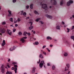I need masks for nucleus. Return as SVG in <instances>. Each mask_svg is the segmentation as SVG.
<instances>
[{
    "label": "nucleus",
    "instance_id": "obj_20",
    "mask_svg": "<svg viewBox=\"0 0 74 74\" xmlns=\"http://www.w3.org/2000/svg\"><path fill=\"white\" fill-rule=\"evenodd\" d=\"M39 44V43L38 41L35 42V45H38Z\"/></svg>",
    "mask_w": 74,
    "mask_h": 74
},
{
    "label": "nucleus",
    "instance_id": "obj_46",
    "mask_svg": "<svg viewBox=\"0 0 74 74\" xmlns=\"http://www.w3.org/2000/svg\"><path fill=\"white\" fill-rule=\"evenodd\" d=\"M66 43L68 45H69V44H70V43H69V42H66Z\"/></svg>",
    "mask_w": 74,
    "mask_h": 74
},
{
    "label": "nucleus",
    "instance_id": "obj_45",
    "mask_svg": "<svg viewBox=\"0 0 74 74\" xmlns=\"http://www.w3.org/2000/svg\"><path fill=\"white\" fill-rule=\"evenodd\" d=\"M40 61H41V60L39 59V62H38H38H37V63H38V64H39V63H40Z\"/></svg>",
    "mask_w": 74,
    "mask_h": 74
},
{
    "label": "nucleus",
    "instance_id": "obj_40",
    "mask_svg": "<svg viewBox=\"0 0 74 74\" xmlns=\"http://www.w3.org/2000/svg\"><path fill=\"white\" fill-rule=\"evenodd\" d=\"M3 44H5V40H3Z\"/></svg>",
    "mask_w": 74,
    "mask_h": 74
},
{
    "label": "nucleus",
    "instance_id": "obj_41",
    "mask_svg": "<svg viewBox=\"0 0 74 74\" xmlns=\"http://www.w3.org/2000/svg\"><path fill=\"white\" fill-rule=\"evenodd\" d=\"M46 49H47V51H48V52H51V51H50L49 50V49H48V48H47Z\"/></svg>",
    "mask_w": 74,
    "mask_h": 74
},
{
    "label": "nucleus",
    "instance_id": "obj_4",
    "mask_svg": "<svg viewBox=\"0 0 74 74\" xmlns=\"http://www.w3.org/2000/svg\"><path fill=\"white\" fill-rule=\"evenodd\" d=\"M7 33H8V34L9 35H10V36H11L12 32H11V30H7Z\"/></svg>",
    "mask_w": 74,
    "mask_h": 74
},
{
    "label": "nucleus",
    "instance_id": "obj_28",
    "mask_svg": "<svg viewBox=\"0 0 74 74\" xmlns=\"http://www.w3.org/2000/svg\"><path fill=\"white\" fill-rule=\"evenodd\" d=\"M23 15L24 16H26V12H24L23 13Z\"/></svg>",
    "mask_w": 74,
    "mask_h": 74
},
{
    "label": "nucleus",
    "instance_id": "obj_12",
    "mask_svg": "<svg viewBox=\"0 0 74 74\" xmlns=\"http://www.w3.org/2000/svg\"><path fill=\"white\" fill-rule=\"evenodd\" d=\"M27 34V32H24L23 36H26V34Z\"/></svg>",
    "mask_w": 74,
    "mask_h": 74
},
{
    "label": "nucleus",
    "instance_id": "obj_7",
    "mask_svg": "<svg viewBox=\"0 0 74 74\" xmlns=\"http://www.w3.org/2000/svg\"><path fill=\"white\" fill-rule=\"evenodd\" d=\"M39 58H41V59H44V57L43 56H42V54H40L39 56Z\"/></svg>",
    "mask_w": 74,
    "mask_h": 74
},
{
    "label": "nucleus",
    "instance_id": "obj_31",
    "mask_svg": "<svg viewBox=\"0 0 74 74\" xmlns=\"http://www.w3.org/2000/svg\"><path fill=\"white\" fill-rule=\"evenodd\" d=\"M22 34V32H18V34L20 36H21V34Z\"/></svg>",
    "mask_w": 74,
    "mask_h": 74
},
{
    "label": "nucleus",
    "instance_id": "obj_15",
    "mask_svg": "<svg viewBox=\"0 0 74 74\" xmlns=\"http://www.w3.org/2000/svg\"><path fill=\"white\" fill-rule=\"evenodd\" d=\"M71 4L69 2V1H68L67 3V6H70V5Z\"/></svg>",
    "mask_w": 74,
    "mask_h": 74
},
{
    "label": "nucleus",
    "instance_id": "obj_43",
    "mask_svg": "<svg viewBox=\"0 0 74 74\" xmlns=\"http://www.w3.org/2000/svg\"><path fill=\"white\" fill-rule=\"evenodd\" d=\"M22 38L23 39V38H24V39H26V38H27V37L25 36V37H23Z\"/></svg>",
    "mask_w": 74,
    "mask_h": 74
},
{
    "label": "nucleus",
    "instance_id": "obj_56",
    "mask_svg": "<svg viewBox=\"0 0 74 74\" xmlns=\"http://www.w3.org/2000/svg\"><path fill=\"white\" fill-rule=\"evenodd\" d=\"M14 67H12L11 69V70H14Z\"/></svg>",
    "mask_w": 74,
    "mask_h": 74
},
{
    "label": "nucleus",
    "instance_id": "obj_3",
    "mask_svg": "<svg viewBox=\"0 0 74 74\" xmlns=\"http://www.w3.org/2000/svg\"><path fill=\"white\" fill-rule=\"evenodd\" d=\"M8 12L9 13V14H8V16H12V14H11V13L12 12H11V11L10 10H8Z\"/></svg>",
    "mask_w": 74,
    "mask_h": 74
},
{
    "label": "nucleus",
    "instance_id": "obj_16",
    "mask_svg": "<svg viewBox=\"0 0 74 74\" xmlns=\"http://www.w3.org/2000/svg\"><path fill=\"white\" fill-rule=\"evenodd\" d=\"M65 57H66L68 56V54L67 53H65L64 55Z\"/></svg>",
    "mask_w": 74,
    "mask_h": 74
},
{
    "label": "nucleus",
    "instance_id": "obj_21",
    "mask_svg": "<svg viewBox=\"0 0 74 74\" xmlns=\"http://www.w3.org/2000/svg\"><path fill=\"white\" fill-rule=\"evenodd\" d=\"M55 69V66H53L52 67V69L53 70Z\"/></svg>",
    "mask_w": 74,
    "mask_h": 74
},
{
    "label": "nucleus",
    "instance_id": "obj_42",
    "mask_svg": "<svg viewBox=\"0 0 74 74\" xmlns=\"http://www.w3.org/2000/svg\"><path fill=\"white\" fill-rule=\"evenodd\" d=\"M16 1V0H13V3H15Z\"/></svg>",
    "mask_w": 74,
    "mask_h": 74
},
{
    "label": "nucleus",
    "instance_id": "obj_27",
    "mask_svg": "<svg viewBox=\"0 0 74 74\" xmlns=\"http://www.w3.org/2000/svg\"><path fill=\"white\" fill-rule=\"evenodd\" d=\"M14 23H16L17 22V20H16L15 19H14Z\"/></svg>",
    "mask_w": 74,
    "mask_h": 74
},
{
    "label": "nucleus",
    "instance_id": "obj_36",
    "mask_svg": "<svg viewBox=\"0 0 74 74\" xmlns=\"http://www.w3.org/2000/svg\"><path fill=\"white\" fill-rule=\"evenodd\" d=\"M13 32H15V31H16V29L15 28L13 29Z\"/></svg>",
    "mask_w": 74,
    "mask_h": 74
},
{
    "label": "nucleus",
    "instance_id": "obj_24",
    "mask_svg": "<svg viewBox=\"0 0 74 74\" xmlns=\"http://www.w3.org/2000/svg\"><path fill=\"white\" fill-rule=\"evenodd\" d=\"M30 8L31 9H33V4H32L30 5Z\"/></svg>",
    "mask_w": 74,
    "mask_h": 74
},
{
    "label": "nucleus",
    "instance_id": "obj_10",
    "mask_svg": "<svg viewBox=\"0 0 74 74\" xmlns=\"http://www.w3.org/2000/svg\"><path fill=\"white\" fill-rule=\"evenodd\" d=\"M15 50V47H14L10 49V51H12Z\"/></svg>",
    "mask_w": 74,
    "mask_h": 74
},
{
    "label": "nucleus",
    "instance_id": "obj_34",
    "mask_svg": "<svg viewBox=\"0 0 74 74\" xmlns=\"http://www.w3.org/2000/svg\"><path fill=\"white\" fill-rule=\"evenodd\" d=\"M17 21L18 22H20V21H21V20L20 19V18H18Z\"/></svg>",
    "mask_w": 74,
    "mask_h": 74
},
{
    "label": "nucleus",
    "instance_id": "obj_50",
    "mask_svg": "<svg viewBox=\"0 0 74 74\" xmlns=\"http://www.w3.org/2000/svg\"><path fill=\"white\" fill-rule=\"evenodd\" d=\"M27 34L28 35V36H30V33H28L27 32Z\"/></svg>",
    "mask_w": 74,
    "mask_h": 74
},
{
    "label": "nucleus",
    "instance_id": "obj_14",
    "mask_svg": "<svg viewBox=\"0 0 74 74\" xmlns=\"http://www.w3.org/2000/svg\"><path fill=\"white\" fill-rule=\"evenodd\" d=\"M33 26H30L29 27V30H32V29H33Z\"/></svg>",
    "mask_w": 74,
    "mask_h": 74
},
{
    "label": "nucleus",
    "instance_id": "obj_47",
    "mask_svg": "<svg viewBox=\"0 0 74 74\" xmlns=\"http://www.w3.org/2000/svg\"><path fill=\"white\" fill-rule=\"evenodd\" d=\"M45 47H46V46L45 45H44V46L43 47H42V49H44V48H45Z\"/></svg>",
    "mask_w": 74,
    "mask_h": 74
},
{
    "label": "nucleus",
    "instance_id": "obj_29",
    "mask_svg": "<svg viewBox=\"0 0 74 74\" xmlns=\"http://www.w3.org/2000/svg\"><path fill=\"white\" fill-rule=\"evenodd\" d=\"M71 39H73V41H74V36H71Z\"/></svg>",
    "mask_w": 74,
    "mask_h": 74
},
{
    "label": "nucleus",
    "instance_id": "obj_62",
    "mask_svg": "<svg viewBox=\"0 0 74 74\" xmlns=\"http://www.w3.org/2000/svg\"><path fill=\"white\" fill-rule=\"evenodd\" d=\"M57 40H57V39H55L54 41H55V42H56V41H57Z\"/></svg>",
    "mask_w": 74,
    "mask_h": 74
},
{
    "label": "nucleus",
    "instance_id": "obj_54",
    "mask_svg": "<svg viewBox=\"0 0 74 74\" xmlns=\"http://www.w3.org/2000/svg\"><path fill=\"white\" fill-rule=\"evenodd\" d=\"M4 45H5V44H3L2 43V47H4Z\"/></svg>",
    "mask_w": 74,
    "mask_h": 74
},
{
    "label": "nucleus",
    "instance_id": "obj_63",
    "mask_svg": "<svg viewBox=\"0 0 74 74\" xmlns=\"http://www.w3.org/2000/svg\"><path fill=\"white\" fill-rule=\"evenodd\" d=\"M33 33L34 34H36V32L35 31H34L33 32Z\"/></svg>",
    "mask_w": 74,
    "mask_h": 74
},
{
    "label": "nucleus",
    "instance_id": "obj_26",
    "mask_svg": "<svg viewBox=\"0 0 74 74\" xmlns=\"http://www.w3.org/2000/svg\"><path fill=\"white\" fill-rule=\"evenodd\" d=\"M56 1H55V0H54V3H53V4L54 5H56L57 4Z\"/></svg>",
    "mask_w": 74,
    "mask_h": 74
},
{
    "label": "nucleus",
    "instance_id": "obj_13",
    "mask_svg": "<svg viewBox=\"0 0 74 74\" xmlns=\"http://www.w3.org/2000/svg\"><path fill=\"white\" fill-rule=\"evenodd\" d=\"M34 12L35 14H37L38 15H39V13H38V12H37L36 10L34 11Z\"/></svg>",
    "mask_w": 74,
    "mask_h": 74
},
{
    "label": "nucleus",
    "instance_id": "obj_49",
    "mask_svg": "<svg viewBox=\"0 0 74 74\" xmlns=\"http://www.w3.org/2000/svg\"><path fill=\"white\" fill-rule=\"evenodd\" d=\"M13 64H16V63L15 62H13L12 63Z\"/></svg>",
    "mask_w": 74,
    "mask_h": 74
},
{
    "label": "nucleus",
    "instance_id": "obj_37",
    "mask_svg": "<svg viewBox=\"0 0 74 74\" xmlns=\"http://www.w3.org/2000/svg\"><path fill=\"white\" fill-rule=\"evenodd\" d=\"M3 66H4V65L3 64L1 66V69H4V67H3Z\"/></svg>",
    "mask_w": 74,
    "mask_h": 74
},
{
    "label": "nucleus",
    "instance_id": "obj_64",
    "mask_svg": "<svg viewBox=\"0 0 74 74\" xmlns=\"http://www.w3.org/2000/svg\"><path fill=\"white\" fill-rule=\"evenodd\" d=\"M47 66H50V65L49 64V63H48L47 64Z\"/></svg>",
    "mask_w": 74,
    "mask_h": 74
},
{
    "label": "nucleus",
    "instance_id": "obj_60",
    "mask_svg": "<svg viewBox=\"0 0 74 74\" xmlns=\"http://www.w3.org/2000/svg\"><path fill=\"white\" fill-rule=\"evenodd\" d=\"M29 17H27L26 18V19H29Z\"/></svg>",
    "mask_w": 74,
    "mask_h": 74
},
{
    "label": "nucleus",
    "instance_id": "obj_11",
    "mask_svg": "<svg viewBox=\"0 0 74 74\" xmlns=\"http://www.w3.org/2000/svg\"><path fill=\"white\" fill-rule=\"evenodd\" d=\"M21 41L22 42H24L25 41V40L23 39V38H21Z\"/></svg>",
    "mask_w": 74,
    "mask_h": 74
},
{
    "label": "nucleus",
    "instance_id": "obj_44",
    "mask_svg": "<svg viewBox=\"0 0 74 74\" xmlns=\"http://www.w3.org/2000/svg\"><path fill=\"white\" fill-rule=\"evenodd\" d=\"M29 7V5H27L26 6V8H27V9H28Z\"/></svg>",
    "mask_w": 74,
    "mask_h": 74
},
{
    "label": "nucleus",
    "instance_id": "obj_6",
    "mask_svg": "<svg viewBox=\"0 0 74 74\" xmlns=\"http://www.w3.org/2000/svg\"><path fill=\"white\" fill-rule=\"evenodd\" d=\"M56 29L58 30H60V27L59 25H57L56 27Z\"/></svg>",
    "mask_w": 74,
    "mask_h": 74
},
{
    "label": "nucleus",
    "instance_id": "obj_18",
    "mask_svg": "<svg viewBox=\"0 0 74 74\" xmlns=\"http://www.w3.org/2000/svg\"><path fill=\"white\" fill-rule=\"evenodd\" d=\"M63 4V2L62 0V1L60 2V5H62Z\"/></svg>",
    "mask_w": 74,
    "mask_h": 74
},
{
    "label": "nucleus",
    "instance_id": "obj_32",
    "mask_svg": "<svg viewBox=\"0 0 74 74\" xmlns=\"http://www.w3.org/2000/svg\"><path fill=\"white\" fill-rule=\"evenodd\" d=\"M67 32L68 33H69V32H70V29H69L68 28H67Z\"/></svg>",
    "mask_w": 74,
    "mask_h": 74
},
{
    "label": "nucleus",
    "instance_id": "obj_9",
    "mask_svg": "<svg viewBox=\"0 0 74 74\" xmlns=\"http://www.w3.org/2000/svg\"><path fill=\"white\" fill-rule=\"evenodd\" d=\"M6 74H12V73L11 71H7V72L6 73Z\"/></svg>",
    "mask_w": 74,
    "mask_h": 74
},
{
    "label": "nucleus",
    "instance_id": "obj_22",
    "mask_svg": "<svg viewBox=\"0 0 74 74\" xmlns=\"http://www.w3.org/2000/svg\"><path fill=\"white\" fill-rule=\"evenodd\" d=\"M66 66L67 67L68 69H69V68L70 67V65L69 64H66Z\"/></svg>",
    "mask_w": 74,
    "mask_h": 74
},
{
    "label": "nucleus",
    "instance_id": "obj_58",
    "mask_svg": "<svg viewBox=\"0 0 74 74\" xmlns=\"http://www.w3.org/2000/svg\"><path fill=\"white\" fill-rule=\"evenodd\" d=\"M14 67H17V65H14Z\"/></svg>",
    "mask_w": 74,
    "mask_h": 74
},
{
    "label": "nucleus",
    "instance_id": "obj_23",
    "mask_svg": "<svg viewBox=\"0 0 74 74\" xmlns=\"http://www.w3.org/2000/svg\"><path fill=\"white\" fill-rule=\"evenodd\" d=\"M69 2L70 3V4H73V1L72 0H69Z\"/></svg>",
    "mask_w": 74,
    "mask_h": 74
},
{
    "label": "nucleus",
    "instance_id": "obj_48",
    "mask_svg": "<svg viewBox=\"0 0 74 74\" xmlns=\"http://www.w3.org/2000/svg\"><path fill=\"white\" fill-rule=\"evenodd\" d=\"M74 29V26H73L72 29H71V30H73Z\"/></svg>",
    "mask_w": 74,
    "mask_h": 74
},
{
    "label": "nucleus",
    "instance_id": "obj_1",
    "mask_svg": "<svg viewBox=\"0 0 74 74\" xmlns=\"http://www.w3.org/2000/svg\"><path fill=\"white\" fill-rule=\"evenodd\" d=\"M43 64H45V62H44V61H42L39 64L40 67H41V68H42V67Z\"/></svg>",
    "mask_w": 74,
    "mask_h": 74
},
{
    "label": "nucleus",
    "instance_id": "obj_59",
    "mask_svg": "<svg viewBox=\"0 0 74 74\" xmlns=\"http://www.w3.org/2000/svg\"><path fill=\"white\" fill-rule=\"evenodd\" d=\"M53 46V45H50V47H52Z\"/></svg>",
    "mask_w": 74,
    "mask_h": 74
},
{
    "label": "nucleus",
    "instance_id": "obj_57",
    "mask_svg": "<svg viewBox=\"0 0 74 74\" xmlns=\"http://www.w3.org/2000/svg\"><path fill=\"white\" fill-rule=\"evenodd\" d=\"M62 23L63 24V25H64L65 24L64 22L63 21H62Z\"/></svg>",
    "mask_w": 74,
    "mask_h": 74
},
{
    "label": "nucleus",
    "instance_id": "obj_39",
    "mask_svg": "<svg viewBox=\"0 0 74 74\" xmlns=\"http://www.w3.org/2000/svg\"><path fill=\"white\" fill-rule=\"evenodd\" d=\"M65 70L64 71H67V70H68V69H67V67H65Z\"/></svg>",
    "mask_w": 74,
    "mask_h": 74
},
{
    "label": "nucleus",
    "instance_id": "obj_17",
    "mask_svg": "<svg viewBox=\"0 0 74 74\" xmlns=\"http://www.w3.org/2000/svg\"><path fill=\"white\" fill-rule=\"evenodd\" d=\"M47 40H49V39H50V40H52V38L49 36H47Z\"/></svg>",
    "mask_w": 74,
    "mask_h": 74
},
{
    "label": "nucleus",
    "instance_id": "obj_30",
    "mask_svg": "<svg viewBox=\"0 0 74 74\" xmlns=\"http://www.w3.org/2000/svg\"><path fill=\"white\" fill-rule=\"evenodd\" d=\"M12 19H13V18H11L10 19V20L12 22H13V21H12Z\"/></svg>",
    "mask_w": 74,
    "mask_h": 74
},
{
    "label": "nucleus",
    "instance_id": "obj_2",
    "mask_svg": "<svg viewBox=\"0 0 74 74\" xmlns=\"http://www.w3.org/2000/svg\"><path fill=\"white\" fill-rule=\"evenodd\" d=\"M42 8L43 9L47 10V4H43L42 5Z\"/></svg>",
    "mask_w": 74,
    "mask_h": 74
},
{
    "label": "nucleus",
    "instance_id": "obj_53",
    "mask_svg": "<svg viewBox=\"0 0 74 74\" xmlns=\"http://www.w3.org/2000/svg\"><path fill=\"white\" fill-rule=\"evenodd\" d=\"M2 31H5V29H2Z\"/></svg>",
    "mask_w": 74,
    "mask_h": 74
},
{
    "label": "nucleus",
    "instance_id": "obj_8",
    "mask_svg": "<svg viewBox=\"0 0 74 74\" xmlns=\"http://www.w3.org/2000/svg\"><path fill=\"white\" fill-rule=\"evenodd\" d=\"M36 69V68L34 67L33 68V69H32V73H34V72H35V70Z\"/></svg>",
    "mask_w": 74,
    "mask_h": 74
},
{
    "label": "nucleus",
    "instance_id": "obj_5",
    "mask_svg": "<svg viewBox=\"0 0 74 74\" xmlns=\"http://www.w3.org/2000/svg\"><path fill=\"white\" fill-rule=\"evenodd\" d=\"M45 16H46V17L48 18H49V19H52V16L49 15L48 14H46Z\"/></svg>",
    "mask_w": 74,
    "mask_h": 74
},
{
    "label": "nucleus",
    "instance_id": "obj_33",
    "mask_svg": "<svg viewBox=\"0 0 74 74\" xmlns=\"http://www.w3.org/2000/svg\"><path fill=\"white\" fill-rule=\"evenodd\" d=\"M5 24H6V23L5 22H3V23H2V25H5Z\"/></svg>",
    "mask_w": 74,
    "mask_h": 74
},
{
    "label": "nucleus",
    "instance_id": "obj_52",
    "mask_svg": "<svg viewBox=\"0 0 74 74\" xmlns=\"http://www.w3.org/2000/svg\"><path fill=\"white\" fill-rule=\"evenodd\" d=\"M15 70H14V71H16V70H17V68H15Z\"/></svg>",
    "mask_w": 74,
    "mask_h": 74
},
{
    "label": "nucleus",
    "instance_id": "obj_19",
    "mask_svg": "<svg viewBox=\"0 0 74 74\" xmlns=\"http://www.w3.org/2000/svg\"><path fill=\"white\" fill-rule=\"evenodd\" d=\"M1 72L2 73H4V68L1 69Z\"/></svg>",
    "mask_w": 74,
    "mask_h": 74
},
{
    "label": "nucleus",
    "instance_id": "obj_51",
    "mask_svg": "<svg viewBox=\"0 0 74 74\" xmlns=\"http://www.w3.org/2000/svg\"><path fill=\"white\" fill-rule=\"evenodd\" d=\"M1 33H2L3 34V33H5V31H1Z\"/></svg>",
    "mask_w": 74,
    "mask_h": 74
},
{
    "label": "nucleus",
    "instance_id": "obj_61",
    "mask_svg": "<svg viewBox=\"0 0 74 74\" xmlns=\"http://www.w3.org/2000/svg\"><path fill=\"white\" fill-rule=\"evenodd\" d=\"M10 60H10V59H9L8 60V62H10Z\"/></svg>",
    "mask_w": 74,
    "mask_h": 74
},
{
    "label": "nucleus",
    "instance_id": "obj_25",
    "mask_svg": "<svg viewBox=\"0 0 74 74\" xmlns=\"http://www.w3.org/2000/svg\"><path fill=\"white\" fill-rule=\"evenodd\" d=\"M40 18H37L35 20L36 22H38L39 20H40Z\"/></svg>",
    "mask_w": 74,
    "mask_h": 74
},
{
    "label": "nucleus",
    "instance_id": "obj_38",
    "mask_svg": "<svg viewBox=\"0 0 74 74\" xmlns=\"http://www.w3.org/2000/svg\"><path fill=\"white\" fill-rule=\"evenodd\" d=\"M42 53L45 55H47L46 53L44 51H43Z\"/></svg>",
    "mask_w": 74,
    "mask_h": 74
},
{
    "label": "nucleus",
    "instance_id": "obj_55",
    "mask_svg": "<svg viewBox=\"0 0 74 74\" xmlns=\"http://www.w3.org/2000/svg\"><path fill=\"white\" fill-rule=\"evenodd\" d=\"M18 26V25L16 24H15V26H16V27H17Z\"/></svg>",
    "mask_w": 74,
    "mask_h": 74
},
{
    "label": "nucleus",
    "instance_id": "obj_35",
    "mask_svg": "<svg viewBox=\"0 0 74 74\" xmlns=\"http://www.w3.org/2000/svg\"><path fill=\"white\" fill-rule=\"evenodd\" d=\"M40 22L41 24H44V22L42 21H40Z\"/></svg>",
    "mask_w": 74,
    "mask_h": 74
}]
</instances>
